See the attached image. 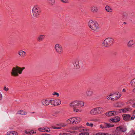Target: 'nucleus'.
Instances as JSON below:
<instances>
[{
  "label": "nucleus",
  "mask_w": 135,
  "mask_h": 135,
  "mask_svg": "<svg viewBox=\"0 0 135 135\" xmlns=\"http://www.w3.org/2000/svg\"><path fill=\"white\" fill-rule=\"evenodd\" d=\"M25 69V67L21 68L17 66H16L15 67H13L11 72L12 76L16 77L19 75V74H21L22 71Z\"/></svg>",
  "instance_id": "obj_1"
},
{
  "label": "nucleus",
  "mask_w": 135,
  "mask_h": 135,
  "mask_svg": "<svg viewBox=\"0 0 135 135\" xmlns=\"http://www.w3.org/2000/svg\"><path fill=\"white\" fill-rule=\"evenodd\" d=\"M32 15H31L32 18H36L39 15L41 12L40 8L37 5L34 6L32 9Z\"/></svg>",
  "instance_id": "obj_2"
},
{
  "label": "nucleus",
  "mask_w": 135,
  "mask_h": 135,
  "mask_svg": "<svg viewBox=\"0 0 135 135\" xmlns=\"http://www.w3.org/2000/svg\"><path fill=\"white\" fill-rule=\"evenodd\" d=\"M114 39L112 37L106 38L103 42L102 44L104 47H109L112 46L114 42Z\"/></svg>",
  "instance_id": "obj_3"
},
{
  "label": "nucleus",
  "mask_w": 135,
  "mask_h": 135,
  "mask_svg": "<svg viewBox=\"0 0 135 135\" xmlns=\"http://www.w3.org/2000/svg\"><path fill=\"white\" fill-rule=\"evenodd\" d=\"M84 103L83 102L81 101H75L72 102L70 104V106L73 108H78L83 106Z\"/></svg>",
  "instance_id": "obj_4"
},
{
  "label": "nucleus",
  "mask_w": 135,
  "mask_h": 135,
  "mask_svg": "<svg viewBox=\"0 0 135 135\" xmlns=\"http://www.w3.org/2000/svg\"><path fill=\"white\" fill-rule=\"evenodd\" d=\"M89 27L91 30L95 31L99 28V25L97 22L93 21L92 20H90L88 22Z\"/></svg>",
  "instance_id": "obj_5"
},
{
  "label": "nucleus",
  "mask_w": 135,
  "mask_h": 135,
  "mask_svg": "<svg viewBox=\"0 0 135 135\" xmlns=\"http://www.w3.org/2000/svg\"><path fill=\"white\" fill-rule=\"evenodd\" d=\"M103 108L102 107H97L92 109L90 111V113L91 115H95L102 113Z\"/></svg>",
  "instance_id": "obj_6"
},
{
  "label": "nucleus",
  "mask_w": 135,
  "mask_h": 135,
  "mask_svg": "<svg viewBox=\"0 0 135 135\" xmlns=\"http://www.w3.org/2000/svg\"><path fill=\"white\" fill-rule=\"evenodd\" d=\"M54 49L56 52L59 54H62L63 50L62 46L60 44H57L55 46Z\"/></svg>",
  "instance_id": "obj_7"
},
{
  "label": "nucleus",
  "mask_w": 135,
  "mask_h": 135,
  "mask_svg": "<svg viewBox=\"0 0 135 135\" xmlns=\"http://www.w3.org/2000/svg\"><path fill=\"white\" fill-rule=\"evenodd\" d=\"M61 100L59 99L50 100V103L53 105L56 106L59 105L61 103Z\"/></svg>",
  "instance_id": "obj_8"
},
{
  "label": "nucleus",
  "mask_w": 135,
  "mask_h": 135,
  "mask_svg": "<svg viewBox=\"0 0 135 135\" xmlns=\"http://www.w3.org/2000/svg\"><path fill=\"white\" fill-rule=\"evenodd\" d=\"M85 94L87 97H90L93 95V92L91 89L88 88L85 91Z\"/></svg>",
  "instance_id": "obj_9"
},
{
  "label": "nucleus",
  "mask_w": 135,
  "mask_h": 135,
  "mask_svg": "<svg viewBox=\"0 0 135 135\" xmlns=\"http://www.w3.org/2000/svg\"><path fill=\"white\" fill-rule=\"evenodd\" d=\"M118 113V111L113 110L110 111L106 113V115L107 116H112L116 115Z\"/></svg>",
  "instance_id": "obj_10"
},
{
  "label": "nucleus",
  "mask_w": 135,
  "mask_h": 135,
  "mask_svg": "<svg viewBox=\"0 0 135 135\" xmlns=\"http://www.w3.org/2000/svg\"><path fill=\"white\" fill-rule=\"evenodd\" d=\"M132 109L128 107L127 108H125L123 109H121L118 110V112L120 113H125L128 111L131 110Z\"/></svg>",
  "instance_id": "obj_11"
},
{
  "label": "nucleus",
  "mask_w": 135,
  "mask_h": 135,
  "mask_svg": "<svg viewBox=\"0 0 135 135\" xmlns=\"http://www.w3.org/2000/svg\"><path fill=\"white\" fill-rule=\"evenodd\" d=\"M122 117L124 120L127 121H129L131 120V115L128 114H124L122 115Z\"/></svg>",
  "instance_id": "obj_12"
},
{
  "label": "nucleus",
  "mask_w": 135,
  "mask_h": 135,
  "mask_svg": "<svg viewBox=\"0 0 135 135\" xmlns=\"http://www.w3.org/2000/svg\"><path fill=\"white\" fill-rule=\"evenodd\" d=\"M18 54L20 57H24L26 55V52L22 50L19 51L18 52Z\"/></svg>",
  "instance_id": "obj_13"
},
{
  "label": "nucleus",
  "mask_w": 135,
  "mask_h": 135,
  "mask_svg": "<svg viewBox=\"0 0 135 135\" xmlns=\"http://www.w3.org/2000/svg\"><path fill=\"white\" fill-rule=\"evenodd\" d=\"M67 122L70 123L71 122L73 124H76V117H74L70 118L67 120Z\"/></svg>",
  "instance_id": "obj_14"
},
{
  "label": "nucleus",
  "mask_w": 135,
  "mask_h": 135,
  "mask_svg": "<svg viewBox=\"0 0 135 135\" xmlns=\"http://www.w3.org/2000/svg\"><path fill=\"white\" fill-rule=\"evenodd\" d=\"M41 102L43 105L47 106L50 103V100L47 99H43L42 100Z\"/></svg>",
  "instance_id": "obj_15"
},
{
  "label": "nucleus",
  "mask_w": 135,
  "mask_h": 135,
  "mask_svg": "<svg viewBox=\"0 0 135 135\" xmlns=\"http://www.w3.org/2000/svg\"><path fill=\"white\" fill-rule=\"evenodd\" d=\"M79 60L78 59H76L75 61V62L74 63V65L75 68L76 69H79L80 68V66L79 65Z\"/></svg>",
  "instance_id": "obj_16"
},
{
  "label": "nucleus",
  "mask_w": 135,
  "mask_h": 135,
  "mask_svg": "<svg viewBox=\"0 0 135 135\" xmlns=\"http://www.w3.org/2000/svg\"><path fill=\"white\" fill-rule=\"evenodd\" d=\"M135 43L134 42L133 40H132L129 41L127 44V46L129 47H131L132 46L134 45Z\"/></svg>",
  "instance_id": "obj_17"
},
{
  "label": "nucleus",
  "mask_w": 135,
  "mask_h": 135,
  "mask_svg": "<svg viewBox=\"0 0 135 135\" xmlns=\"http://www.w3.org/2000/svg\"><path fill=\"white\" fill-rule=\"evenodd\" d=\"M25 133L28 134H33L34 133H36V132H34L33 130H26L25 131Z\"/></svg>",
  "instance_id": "obj_18"
},
{
  "label": "nucleus",
  "mask_w": 135,
  "mask_h": 135,
  "mask_svg": "<svg viewBox=\"0 0 135 135\" xmlns=\"http://www.w3.org/2000/svg\"><path fill=\"white\" fill-rule=\"evenodd\" d=\"M45 36V35H40L37 38V41L39 42L42 41L44 39Z\"/></svg>",
  "instance_id": "obj_19"
},
{
  "label": "nucleus",
  "mask_w": 135,
  "mask_h": 135,
  "mask_svg": "<svg viewBox=\"0 0 135 135\" xmlns=\"http://www.w3.org/2000/svg\"><path fill=\"white\" fill-rule=\"evenodd\" d=\"M113 96L111 97V100H117L119 97H118L117 96H116V95H117L118 94H112Z\"/></svg>",
  "instance_id": "obj_20"
},
{
  "label": "nucleus",
  "mask_w": 135,
  "mask_h": 135,
  "mask_svg": "<svg viewBox=\"0 0 135 135\" xmlns=\"http://www.w3.org/2000/svg\"><path fill=\"white\" fill-rule=\"evenodd\" d=\"M90 10L93 12H97L98 11V8L96 6H93L91 7Z\"/></svg>",
  "instance_id": "obj_21"
},
{
  "label": "nucleus",
  "mask_w": 135,
  "mask_h": 135,
  "mask_svg": "<svg viewBox=\"0 0 135 135\" xmlns=\"http://www.w3.org/2000/svg\"><path fill=\"white\" fill-rule=\"evenodd\" d=\"M106 11L108 12H111L112 11V9L108 6L107 5L105 7Z\"/></svg>",
  "instance_id": "obj_22"
},
{
  "label": "nucleus",
  "mask_w": 135,
  "mask_h": 135,
  "mask_svg": "<svg viewBox=\"0 0 135 135\" xmlns=\"http://www.w3.org/2000/svg\"><path fill=\"white\" fill-rule=\"evenodd\" d=\"M6 135H18V134L15 131L9 132H7Z\"/></svg>",
  "instance_id": "obj_23"
},
{
  "label": "nucleus",
  "mask_w": 135,
  "mask_h": 135,
  "mask_svg": "<svg viewBox=\"0 0 135 135\" xmlns=\"http://www.w3.org/2000/svg\"><path fill=\"white\" fill-rule=\"evenodd\" d=\"M18 114L22 115H25L27 114V113L26 112H24L23 110H21L18 111L17 113Z\"/></svg>",
  "instance_id": "obj_24"
},
{
  "label": "nucleus",
  "mask_w": 135,
  "mask_h": 135,
  "mask_svg": "<svg viewBox=\"0 0 135 135\" xmlns=\"http://www.w3.org/2000/svg\"><path fill=\"white\" fill-rule=\"evenodd\" d=\"M105 126L106 127V128L113 127L114 126V125L113 124H108L107 123H105Z\"/></svg>",
  "instance_id": "obj_25"
},
{
  "label": "nucleus",
  "mask_w": 135,
  "mask_h": 135,
  "mask_svg": "<svg viewBox=\"0 0 135 135\" xmlns=\"http://www.w3.org/2000/svg\"><path fill=\"white\" fill-rule=\"evenodd\" d=\"M49 3L51 6H53L55 4V0H48Z\"/></svg>",
  "instance_id": "obj_26"
},
{
  "label": "nucleus",
  "mask_w": 135,
  "mask_h": 135,
  "mask_svg": "<svg viewBox=\"0 0 135 135\" xmlns=\"http://www.w3.org/2000/svg\"><path fill=\"white\" fill-rule=\"evenodd\" d=\"M114 119H115V121H116L115 122H117L120 120V119L119 117L117 116L114 117Z\"/></svg>",
  "instance_id": "obj_27"
},
{
  "label": "nucleus",
  "mask_w": 135,
  "mask_h": 135,
  "mask_svg": "<svg viewBox=\"0 0 135 135\" xmlns=\"http://www.w3.org/2000/svg\"><path fill=\"white\" fill-rule=\"evenodd\" d=\"M131 85H135V78L133 79L131 81Z\"/></svg>",
  "instance_id": "obj_28"
},
{
  "label": "nucleus",
  "mask_w": 135,
  "mask_h": 135,
  "mask_svg": "<svg viewBox=\"0 0 135 135\" xmlns=\"http://www.w3.org/2000/svg\"><path fill=\"white\" fill-rule=\"evenodd\" d=\"M76 122L77 123H79L81 120V119L79 117L76 118Z\"/></svg>",
  "instance_id": "obj_29"
},
{
  "label": "nucleus",
  "mask_w": 135,
  "mask_h": 135,
  "mask_svg": "<svg viewBox=\"0 0 135 135\" xmlns=\"http://www.w3.org/2000/svg\"><path fill=\"white\" fill-rule=\"evenodd\" d=\"M130 135H135V132L133 130L129 132Z\"/></svg>",
  "instance_id": "obj_30"
},
{
  "label": "nucleus",
  "mask_w": 135,
  "mask_h": 135,
  "mask_svg": "<svg viewBox=\"0 0 135 135\" xmlns=\"http://www.w3.org/2000/svg\"><path fill=\"white\" fill-rule=\"evenodd\" d=\"M77 108H74L73 109V111H75L76 112H78L79 111L81 112V110H80Z\"/></svg>",
  "instance_id": "obj_31"
},
{
  "label": "nucleus",
  "mask_w": 135,
  "mask_h": 135,
  "mask_svg": "<svg viewBox=\"0 0 135 135\" xmlns=\"http://www.w3.org/2000/svg\"><path fill=\"white\" fill-rule=\"evenodd\" d=\"M79 135H89V134L88 132H82L80 133Z\"/></svg>",
  "instance_id": "obj_32"
},
{
  "label": "nucleus",
  "mask_w": 135,
  "mask_h": 135,
  "mask_svg": "<svg viewBox=\"0 0 135 135\" xmlns=\"http://www.w3.org/2000/svg\"><path fill=\"white\" fill-rule=\"evenodd\" d=\"M61 1L64 3H69L68 0H61Z\"/></svg>",
  "instance_id": "obj_33"
},
{
  "label": "nucleus",
  "mask_w": 135,
  "mask_h": 135,
  "mask_svg": "<svg viewBox=\"0 0 135 135\" xmlns=\"http://www.w3.org/2000/svg\"><path fill=\"white\" fill-rule=\"evenodd\" d=\"M52 95H56V96L57 97H59V94L57 92H54V93L52 94Z\"/></svg>",
  "instance_id": "obj_34"
},
{
  "label": "nucleus",
  "mask_w": 135,
  "mask_h": 135,
  "mask_svg": "<svg viewBox=\"0 0 135 135\" xmlns=\"http://www.w3.org/2000/svg\"><path fill=\"white\" fill-rule=\"evenodd\" d=\"M127 16V14L126 13H124L122 17L124 18H126Z\"/></svg>",
  "instance_id": "obj_35"
},
{
  "label": "nucleus",
  "mask_w": 135,
  "mask_h": 135,
  "mask_svg": "<svg viewBox=\"0 0 135 135\" xmlns=\"http://www.w3.org/2000/svg\"><path fill=\"white\" fill-rule=\"evenodd\" d=\"M86 125L87 126H90L91 127H92L93 126V124H92V123H89L88 122H87L86 123Z\"/></svg>",
  "instance_id": "obj_36"
},
{
  "label": "nucleus",
  "mask_w": 135,
  "mask_h": 135,
  "mask_svg": "<svg viewBox=\"0 0 135 135\" xmlns=\"http://www.w3.org/2000/svg\"><path fill=\"white\" fill-rule=\"evenodd\" d=\"M96 135H108V134H106L105 133H99L96 134Z\"/></svg>",
  "instance_id": "obj_37"
},
{
  "label": "nucleus",
  "mask_w": 135,
  "mask_h": 135,
  "mask_svg": "<svg viewBox=\"0 0 135 135\" xmlns=\"http://www.w3.org/2000/svg\"><path fill=\"white\" fill-rule=\"evenodd\" d=\"M115 119H114V118H113L110 119L109 121L111 123H112V122H115L116 121H115Z\"/></svg>",
  "instance_id": "obj_38"
},
{
  "label": "nucleus",
  "mask_w": 135,
  "mask_h": 135,
  "mask_svg": "<svg viewBox=\"0 0 135 135\" xmlns=\"http://www.w3.org/2000/svg\"><path fill=\"white\" fill-rule=\"evenodd\" d=\"M3 90L5 91H8L9 90V88H6V86H4V87Z\"/></svg>",
  "instance_id": "obj_39"
},
{
  "label": "nucleus",
  "mask_w": 135,
  "mask_h": 135,
  "mask_svg": "<svg viewBox=\"0 0 135 135\" xmlns=\"http://www.w3.org/2000/svg\"><path fill=\"white\" fill-rule=\"evenodd\" d=\"M112 94H110L107 97V99L108 100H111V98L110 97L111 96H112Z\"/></svg>",
  "instance_id": "obj_40"
},
{
  "label": "nucleus",
  "mask_w": 135,
  "mask_h": 135,
  "mask_svg": "<svg viewBox=\"0 0 135 135\" xmlns=\"http://www.w3.org/2000/svg\"><path fill=\"white\" fill-rule=\"evenodd\" d=\"M100 128H102V129H103L104 128H106V127L105 126V125L104 126H103L102 125H100Z\"/></svg>",
  "instance_id": "obj_41"
},
{
  "label": "nucleus",
  "mask_w": 135,
  "mask_h": 135,
  "mask_svg": "<svg viewBox=\"0 0 135 135\" xmlns=\"http://www.w3.org/2000/svg\"><path fill=\"white\" fill-rule=\"evenodd\" d=\"M46 130V128H42V129H41V131L42 132H45Z\"/></svg>",
  "instance_id": "obj_42"
},
{
  "label": "nucleus",
  "mask_w": 135,
  "mask_h": 135,
  "mask_svg": "<svg viewBox=\"0 0 135 135\" xmlns=\"http://www.w3.org/2000/svg\"><path fill=\"white\" fill-rule=\"evenodd\" d=\"M57 125L58 126H61V127H65L66 126V125L62 124H58Z\"/></svg>",
  "instance_id": "obj_43"
},
{
  "label": "nucleus",
  "mask_w": 135,
  "mask_h": 135,
  "mask_svg": "<svg viewBox=\"0 0 135 135\" xmlns=\"http://www.w3.org/2000/svg\"><path fill=\"white\" fill-rule=\"evenodd\" d=\"M46 129V131H45V132H49L50 130V129L49 128H47Z\"/></svg>",
  "instance_id": "obj_44"
},
{
  "label": "nucleus",
  "mask_w": 135,
  "mask_h": 135,
  "mask_svg": "<svg viewBox=\"0 0 135 135\" xmlns=\"http://www.w3.org/2000/svg\"><path fill=\"white\" fill-rule=\"evenodd\" d=\"M63 135H71V134L70 133H63Z\"/></svg>",
  "instance_id": "obj_45"
},
{
  "label": "nucleus",
  "mask_w": 135,
  "mask_h": 135,
  "mask_svg": "<svg viewBox=\"0 0 135 135\" xmlns=\"http://www.w3.org/2000/svg\"><path fill=\"white\" fill-rule=\"evenodd\" d=\"M135 117V116L134 115H133L131 117V118L132 120H133L134 119Z\"/></svg>",
  "instance_id": "obj_46"
},
{
  "label": "nucleus",
  "mask_w": 135,
  "mask_h": 135,
  "mask_svg": "<svg viewBox=\"0 0 135 135\" xmlns=\"http://www.w3.org/2000/svg\"><path fill=\"white\" fill-rule=\"evenodd\" d=\"M2 99V96L1 93L0 92V100H1Z\"/></svg>",
  "instance_id": "obj_47"
},
{
  "label": "nucleus",
  "mask_w": 135,
  "mask_h": 135,
  "mask_svg": "<svg viewBox=\"0 0 135 135\" xmlns=\"http://www.w3.org/2000/svg\"><path fill=\"white\" fill-rule=\"evenodd\" d=\"M132 107H135V103L132 104Z\"/></svg>",
  "instance_id": "obj_48"
},
{
  "label": "nucleus",
  "mask_w": 135,
  "mask_h": 135,
  "mask_svg": "<svg viewBox=\"0 0 135 135\" xmlns=\"http://www.w3.org/2000/svg\"><path fill=\"white\" fill-rule=\"evenodd\" d=\"M126 90L125 89H123V90H122L123 92H126Z\"/></svg>",
  "instance_id": "obj_49"
},
{
  "label": "nucleus",
  "mask_w": 135,
  "mask_h": 135,
  "mask_svg": "<svg viewBox=\"0 0 135 135\" xmlns=\"http://www.w3.org/2000/svg\"><path fill=\"white\" fill-rule=\"evenodd\" d=\"M61 128L59 127H56V129H61Z\"/></svg>",
  "instance_id": "obj_50"
},
{
  "label": "nucleus",
  "mask_w": 135,
  "mask_h": 135,
  "mask_svg": "<svg viewBox=\"0 0 135 135\" xmlns=\"http://www.w3.org/2000/svg\"><path fill=\"white\" fill-rule=\"evenodd\" d=\"M52 128L53 129H56V127H55L52 126Z\"/></svg>",
  "instance_id": "obj_51"
},
{
  "label": "nucleus",
  "mask_w": 135,
  "mask_h": 135,
  "mask_svg": "<svg viewBox=\"0 0 135 135\" xmlns=\"http://www.w3.org/2000/svg\"><path fill=\"white\" fill-rule=\"evenodd\" d=\"M42 128H40L39 129V131H41L42 132V131H41V129H42Z\"/></svg>",
  "instance_id": "obj_52"
},
{
  "label": "nucleus",
  "mask_w": 135,
  "mask_h": 135,
  "mask_svg": "<svg viewBox=\"0 0 135 135\" xmlns=\"http://www.w3.org/2000/svg\"><path fill=\"white\" fill-rule=\"evenodd\" d=\"M133 91L134 92H135V88L133 89Z\"/></svg>",
  "instance_id": "obj_53"
},
{
  "label": "nucleus",
  "mask_w": 135,
  "mask_h": 135,
  "mask_svg": "<svg viewBox=\"0 0 135 135\" xmlns=\"http://www.w3.org/2000/svg\"><path fill=\"white\" fill-rule=\"evenodd\" d=\"M133 113L134 114H135V110L134 111Z\"/></svg>",
  "instance_id": "obj_54"
},
{
  "label": "nucleus",
  "mask_w": 135,
  "mask_h": 135,
  "mask_svg": "<svg viewBox=\"0 0 135 135\" xmlns=\"http://www.w3.org/2000/svg\"><path fill=\"white\" fill-rule=\"evenodd\" d=\"M124 24H126V22H124Z\"/></svg>",
  "instance_id": "obj_55"
}]
</instances>
